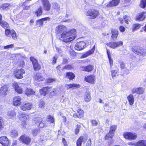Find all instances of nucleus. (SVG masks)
Here are the masks:
<instances>
[{
	"mask_svg": "<svg viewBox=\"0 0 146 146\" xmlns=\"http://www.w3.org/2000/svg\"><path fill=\"white\" fill-rule=\"evenodd\" d=\"M57 89H52L51 88L48 87H44L42 89L40 90V92L41 95L45 96L46 94L49 93L51 94L53 93L56 94L57 93Z\"/></svg>",
	"mask_w": 146,
	"mask_h": 146,
	"instance_id": "2",
	"label": "nucleus"
},
{
	"mask_svg": "<svg viewBox=\"0 0 146 146\" xmlns=\"http://www.w3.org/2000/svg\"><path fill=\"white\" fill-rule=\"evenodd\" d=\"M111 72L112 77L113 78L115 77L117 73V71L115 70H113L111 71Z\"/></svg>",
	"mask_w": 146,
	"mask_h": 146,
	"instance_id": "58",
	"label": "nucleus"
},
{
	"mask_svg": "<svg viewBox=\"0 0 146 146\" xmlns=\"http://www.w3.org/2000/svg\"><path fill=\"white\" fill-rule=\"evenodd\" d=\"M66 30V27L62 25H59L55 28L56 32L57 33H60L64 32Z\"/></svg>",
	"mask_w": 146,
	"mask_h": 146,
	"instance_id": "13",
	"label": "nucleus"
},
{
	"mask_svg": "<svg viewBox=\"0 0 146 146\" xmlns=\"http://www.w3.org/2000/svg\"><path fill=\"white\" fill-rule=\"evenodd\" d=\"M144 89L142 87L135 88L131 90V92L132 94L136 93L139 95L144 93Z\"/></svg>",
	"mask_w": 146,
	"mask_h": 146,
	"instance_id": "9",
	"label": "nucleus"
},
{
	"mask_svg": "<svg viewBox=\"0 0 146 146\" xmlns=\"http://www.w3.org/2000/svg\"><path fill=\"white\" fill-rule=\"evenodd\" d=\"M123 136L125 138L129 140L135 139L137 137L136 133L128 132H125L123 134Z\"/></svg>",
	"mask_w": 146,
	"mask_h": 146,
	"instance_id": "4",
	"label": "nucleus"
},
{
	"mask_svg": "<svg viewBox=\"0 0 146 146\" xmlns=\"http://www.w3.org/2000/svg\"><path fill=\"white\" fill-rule=\"evenodd\" d=\"M111 38L113 40L116 39L118 35V31L116 29H113L111 31Z\"/></svg>",
	"mask_w": 146,
	"mask_h": 146,
	"instance_id": "22",
	"label": "nucleus"
},
{
	"mask_svg": "<svg viewBox=\"0 0 146 146\" xmlns=\"http://www.w3.org/2000/svg\"><path fill=\"white\" fill-rule=\"evenodd\" d=\"M14 47V45L13 44H11L10 45H8L6 46H5L4 47V49H8L9 48H12Z\"/></svg>",
	"mask_w": 146,
	"mask_h": 146,
	"instance_id": "54",
	"label": "nucleus"
},
{
	"mask_svg": "<svg viewBox=\"0 0 146 146\" xmlns=\"http://www.w3.org/2000/svg\"><path fill=\"white\" fill-rule=\"evenodd\" d=\"M39 107L43 108L45 106V103L43 101H40L39 104Z\"/></svg>",
	"mask_w": 146,
	"mask_h": 146,
	"instance_id": "46",
	"label": "nucleus"
},
{
	"mask_svg": "<svg viewBox=\"0 0 146 146\" xmlns=\"http://www.w3.org/2000/svg\"><path fill=\"white\" fill-rule=\"evenodd\" d=\"M119 1L120 0H112L110 3L109 5L111 7L115 6L119 4Z\"/></svg>",
	"mask_w": 146,
	"mask_h": 146,
	"instance_id": "31",
	"label": "nucleus"
},
{
	"mask_svg": "<svg viewBox=\"0 0 146 146\" xmlns=\"http://www.w3.org/2000/svg\"><path fill=\"white\" fill-rule=\"evenodd\" d=\"M91 122L93 125L96 126L98 123V122L96 120H92Z\"/></svg>",
	"mask_w": 146,
	"mask_h": 146,
	"instance_id": "60",
	"label": "nucleus"
},
{
	"mask_svg": "<svg viewBox=\"0 0 146 146\" xmlns=\"http://www.w3.org/2000/svg\"><path fill=\"white\" fill-rule=\"evenodd\" d=\"M30 59L33 63L34 70L36 71L40 70V66L38 63L37 60L33 57H31Z\"/></svg>",
	"mask_w": 146,
	"mask_h": 146,
	"instance_id": "8",
	"label": "nucleus"
},
{
	"mask_svg": "<svg viewBox=\"0 0 146 146\" xmlns=\"http://www.w3.org/2000/svg\"><path fill=\"white\" fill-rule=\"evenodd\" d=\"M21 98L19 96H16L14 97L13 100V104L15 106L20 105L21 103Z\"/></svg>",
	"mask_w": 146,
	"mask_h": 146,
	"instance_id": "15",
	"label": "nucleus"
},
{
	"mask_svg": "<svg viewBox=\"0 0 146 146\" xmlns=\"http://www.w3.org/2000/svg\"><path fill=\"white\" fill-rule=\"evenodd\" d=\"M76 31L75 29L70 30V31L62 33L61 36V38L62 41L67 42L72 41L76 37Z\"/></svg>",
	"mask_w": 146,
	"mask_h": 146,
	"instance_id": "1",
	"label": "nucleus"
},
{
	"mask_svg": "<svg viewBox=\"0 0 146 146\" xmlns=\"http://www.w3.org/2000/svg\"><path fill=\"white\" fill-rule=\"evenodd\" d=\"M0 143L3 146H8L10 142L9 139L7 137L3 136L0 137Z\"/></svg>",
	"mask_w": 146,
	"mask_h": 146,
	"instance_id": "12",
	"label": "nucleus"
},
{
	"mask_svg": "<svg viewBox=\"0 0 146 146\" xmlns=\"http://www.w3.org/2000/svg\"><path fill=\"white\" fill-rule=\"evenodd\" d=\"M62 141L64 146H68L67 144V142L65 138H62Z\"/></svg>",
	"mask_w": 146,
	"mask_h": 146,
	"instance_id": "62",
	"label": "nucleus"
},
{
	"mask_svg": "<svg viewBox=\"0 0 146 146\" xmlns=\"http://www.w3.org/2000/svg\"><path fill=\"white\" fill-rule=\"evenodd\" d=\"M141 25L138 24H135L133 25V31H134L135 30L139 29L141 27Z\"/></svg>",
	"mask_w": 146,
	"mask_h": 146,
	"instance_id": "39",
	"label": "nucleus"
},
{
	"mask_svg": "<svg viewBox=\"0 0 146 146\" xmlns=\"http://www.w3.org/2000/svg\"><path fill=\"white\" fill-rule=\"evenodd\" d=\"M66 77H67L68 79L71 80L74 78L75 75L72 72H69L67 73Z\"/></svg>",
	"mask_w": 146,
	"mask_h": 146,
	"instance_id": "33",
	"label": "nucleus"
},
{
	"mask_svg": "<svg viewBox=\"0 0 146 146\" xmlns=\"http://www.w3.org/2000/svg\"><path fill=\"white\" fill-rule=\"evenodd\" d=\"M5 33L6 36L10 37L11 33V30L6 29L5 30Z\"/></svg>",
	"mask_w": 146,
	"mask_h": 146,
	"instance_id": "44",
	"label": "nucleus"
},
{
	"mask_svg": "<svg viewBox=\"0 0 146 146\" xmlns=\"http://www.w3.org/2000/svg\"><path fill=\"white\" fill-rule=\"evenodd\" d=\"M42 8L40 6L36 10L35 12V14L37 17L40 16L42 15Z\"/></svg>",
	"mask_w": 146,
	"mask_h": 146,
	"instance_id": "25",
	"label": "nucleus"
},
{
	"mask_svg": "<svg viewBox=\"0 0 146 146\" xmlns=\"http://www.w3.org/2000/svg\"><path fill=\"white\" fill-rule=\"evenodd\" d=\"M55 81V79L53 78H49L47 80L46 82L47 83H50Z\"/></svg>",
	"mask_w": 146,
	"mask_h": 146,
	"instance_id": "56",
	"label": "nucleus"
},
{
	"mask_svg": "<svg viewBox=\"0 0 146 146\" xmlns=\"http://www.w3.org/2000/svg\"><path fill=\"white\" fill-rule=\"evenodd\" d=\"M85 80L87 82L91 84H94L95 82V77L92 75L86 77Z\"/></svg>",
	"mask_w": 146,
	"mask_h": 146,
	"instance_id": "19",
	"label": "nucleus"
},
{
	"mask_svg": "<svg viewBox=\"0 0 146 146\" xmlns=\"http://www.w3.org/2000/svg\"><path fill=\"white\" fill-rule=\"evenodd\" d=\"M21 108V110L23 111L30 110L32 108V105L29 103H26L22 105Z\"/></svg>",
	"mask_w": 146,
	"mask_h": 146,
	"instance_id": "14",
	"label": "nucleus"
},
{
	"mask_svg": "<svg viewBox=\"0 0 146 146\" xmlns=\"http://www.w3.org/2000/svg\"><path fill=\"white\" fill-rule=\"evenodd\" d=\"M7 115L9 118H11L16 115V113L14 111L11 110L8 112Z\"/></svg>",
	"mask_w": 146,
	"mask_h": 146,
	"instance_id": "29",
	"label": "nucleus"
},
{
	"mask_svg": "<svg viewBox=\"0 0 146 146\" xmlns=\"http://www.w3.org/2000/svg\"><path fill=\"white\" fill-rule=\"evenodd\" d=\"M77 112L79 118H82L83 117L84 112L81 109H78L77 110Z\"/></svg>",
	"mask_w": 146,
	"mask_h": 146,
	"instance_id": "36",
	"label": "nucleus"
},
{
	"mask_svg": "<svg viewBox=\"0 0 146 146\" xmlns=\"http://www.w3.org/2000/svg\"><path fill=\"white\" fill-rule=\"evenodd\" d=\"M53 7L56 9L57 11H58L60 9V7L58 4L55 3L53 5Z\"/></svg>",
	"mask_w": 146,
	"mask_h": 146,
	"instance_id": "49",
	"label": "nucleus"
},
{
	"mask_svg": "<svg viewBox=\"0 0 146 146\" xmlns=\"http://www.w3.org/2000/svg\"><path fill=\"white\" fill-rule=\"evenodd\" d=\"M91 100V97L89 93H87L84 96V100L86 102H88Z\"/></svg>",
	"mask_w": 146,
	"mask_h": 146,
	"instance_id": "35",
	"label": "nucleus"
},
{
	"mask_svg": "<svg viewBox=\"0 0 146 146\" xmlns=\"http://www.w3.org/2000/svg\"><path fill=\"white\" fill-rule=\"evenodd\" d=\"M24 92L25 94L29 96L31 95L34 94L35 92L31 89L27 88L25 90Z\"/></svg>",
	"mask_w": 146,
	"mask_h": 146,
	"instance_id": "23",
	"label": "nucleus"
},
{
	"mask_svg": "<svg viewBox=\"0 0 146 146\" xmlns=\"http://www.w3.org/2000/svg\"><path fill=\"white\" fill-rule=\"evenodd\" d=\"M145 13V12H143L137 15L136 19L137 20L141 21H142L145 18V16L144 15Z\"/></svg>",
	"mask_w": 146,
	"mask_h": 146,
	"instance_id": "26",
	"label": "nucleus"
},
{
	"mask_svg": "<svg viewBox=\"0 0 146 146\" xmlns=\"http://www.w3.org/2000/svg\"><path fill=\"white\" fill-rule=\"evenodd\" d=\"M58 58L57 56H55L53 57L52 63L53 64H54L56 62V60Z\"/></svg>",
	"mask_w": 146,
	"mask_h": 146,
	"instance_id": "55",
	"label": "nucleus"
},
{
	"mask_svg": "<svg viewBox=\"0 0 146 146\" xmlns=\"http://www.w3.org/2000/svg\"><path fill=\"white\" fill-rule=\"evenodd\" d=\"M73 68V67L71 65H68L64 66L63 69L66 70H71Z\"/></svg>",
	"mask_w": 146,
	"mask_h": 146,
	"instance_id": "50",
	"label": "nucleus"
},
{
	"mask_svg": "<svg viewBox=\"0 0 146 146\" xmlns=\"http://www.w3.org/2000/svg\"><path fill=\"white\" fill-rule=\"evenodd\" d=\"M125 22L127 24H128V21H129V17L127 16H125L123 17Z\"/></svg>",
	"mask_w": 146,
	"mask_h": 146,
	"instance_id": "53",
	"label": "nucleus"
},
{
	"mask_svg": "<svg viewBox=\"0 0 146 146\" xmlns=\"http://www.w3.org/2000/svg\"><path fill=\"white\" fill-rule=\"evenodd\" d=\"M49 19V18L47 17L43 18L39 20H38L36 21V25L38 26V27H40L41 26L43 25L44 21H45Z\"/></svg>",
	"mask_w": 146,
	"mask_h": 146,
	"instance_id": "16",
	"label": "nucleus"
},
{
	"mask_svg": "<svg viewBox=\"0 0 146 146\" xmlns=\"http://www.w3.org/2000/svg\"><path fill=\"white\" fill-rule=\"evenodd\" d=\"M115 44L116 46V48L117 47L123 45V42L121 41H119L117 42H115Z\"/></svg>",
	"mask_w": 146,
	"mask_h": 146,
	"instance_id": "51",
	"label": "nucleus"
},
{
	"mask_svg": "<svg viewBox=\"0 0 146 146\" xmlns=\"http://www.w3.org/2000/svg\"><path fill=\"white\" fill-rule=\"evenodd\" d=\"M129 104L131 105H132L134 102V98L132 94L129 95L127 97Z\"/></svg>",
	"mask_w": 146,
	"mask_h": 146,
	"instance_id": "27",
	"label": "nucleus"
},
{
	"mask_svg": "<svg viewBox=\"0 0 146 146\" xmlns=\"http://www.w3.org/2000/svg\"><path fill=\"white\" fill-rule=\"evenodd\" d=\"M115 42H112L107 43V45L110 48H116Z\"/></svg>",
	"mask_w": 146,
	"mask_h": 146,
	"instance_id": "37",
	"label": "nucleus"
},
{
	"mask_svg": "<svg viewBox=\"0 0 146 146\" xmlns=\"http://www.w3.org/2000/svg\"><path fill=\"white\" fill-rule=\"evenodd\" d=\"M135 146H146V141L140 140L137 143L133 144Z\"/></svg>",
	"mask_w": 146,
	"mask_h": 146,
	"instance_id": "24",
	"label": "nucleus"
},
{
	"mask_svg": "<svg viewBox=\"0 0 146 146\" xmlns=\"http://www.w3.org/2000/svg\"><path fill=\"white\" fill-rule=\"evenodd\" d=\"M39 131V130L38 129H34L32 131V134L34 136H36Z\"/></svg>",
	"mask_w": 146,
	"mask_h": 146,
	"instance_id": "57",
	"label": "nucleus"
},
{
	"mask_svg": "<svg viewBox=\"0 0 146 146\" xmlns=\"http://www.w3.org/2000/svg\"><path fill=\"white\" fill-rule=\"evenodd\" d=\"M25 73V71L23 69H17L15 72V76L18 79H21L23 78V74Z\"/></svg>",
	"mask_w": 146,
	"mask_h": 146,
	"instance_id": "10",
	"label": "nucleus"
},
{
	"mask_svg": "<svg viewBox=\"0 0 146 146\" xmlns=\"http://www.w3.org/2000/svg\"><path fill=\"white\" fill-rule=\"evenodd\" d=\"M84 141V138L82 136H80L78 139L77 141V146H81L82 143Z\"/></svg>",
	"mask_w": 146,
	"mask_h": 146,
	"instance_id": "34",
	"label": "nucleus"
},
{
	"mask_svg": "<svg viewBox=\"0 0 146 146\" xmlns=\"http://www.w3.org/2000/svg\"><path fill=\"white\" fill-rule=\"evenodd\" d=\"M27 116V115L26 114H22L19 116V117L21 120H23V119L24 121H25L27 119L26 117Z\"/></svg>",
	"mask_w": 146,
	"mask_h": 146,
	"instance_id": "47",
	"label": "nucleus"
},
{
	"mask_svg": "<svg viewBox=\"0 0 146 146\" xmlns=\"http://www.w3.org/2000/svg\"><path fill=\"white\" fill-rule=\"evenodd\" d=\"M86 71L90 72L93 69V67L91 65H89L86 66Z\"/></svg>",
	"mask_w": 146,
	"mask_h": 146,
	"instance_id": "42",
	"label": "nucleus"
},
{
	"mask_svg": "<svg viewBox=\"0 0 146 146\" xmlns=\"http://www.w3.org/2000/svg\"><path fill=\"white\" fill-rule=\"evenodd\" d=\"M119 30L121 32H123L125 31V28L124 27L121 26L119 27Z\"/></svg>",
	"mask_w": 146,
	"mask_h": 146,
	"instance_id": "63",
	"label": "nucleus"
},
{
	"mask_svg": "<svg viewBox=\"0 0 146 146\" xmlns=\"http://www.w3.org/2000/svg\"><path fill=\"white\" fill-rule=\"evenodd\" d=\"M95 46L94 45L92 48L90 50L87 52L86 53L83 54L82 57V58H86L90 55L92 54L95 50Z\"/></svg>",
	"mask_w": 146,
	"mask_h": 146,
	"instance_id": "21",
	"label": "nucleus"
},
{
	"mask_svg": "<svg viewBox=\"0 0 146 146\" xmlns=\"http://www.w3.org/2000/svg\"><path fill=\"white\" fill-rule=\"evenodd\" d=\"M104 110L105 111L108 112H111V109L110 107L108 104H105L104 106Z\"/></svg>",
	"mask_w": 146,
	"mask_h": 146,
	"instance_id": "40",
	"label": "nucleus"
},
{
	"mask_svg": "<svg viewBox=\"0 0 146 146\" xmlns=\"http://www.w3.org/2000/svg\"><path fill=\"white\" fill-rule=\"evenodd\" d=\"M40 122V123H38L39 127L40 128H42L44 126V122Z\"/></svg>",
	"mask_w": 146,
	"mask_h": 146,
	"instance_id": "61",
	"label": "nucleus"
},
{
	"mask_svg": "<svg viewBox=\"0 0 146 146\" xmlns=\"http://www.w3.org/2000/svg\"><path fill=\"white\" fill-rule=\"evenodd\" d=\"M108 58L110 64V68H111V67L112 66L113 64V61L112 59L111 58V57H110Z\"/></svg>",
	"mask_w": 146,
	"mask_h": 146,
	"instance_id": "59",
	"label": "nucleus"
},
{
	"mask_svg": "<svg viewBox=\"0 0 146 146\" xmlns=\"http://www.w3.org/2000/svg\"><path fill=\"white\" fill-rule=\"evenodd\" d=\"M86 15L91 16V18L93 19L95 18L98 15V12L96 10L92 9L88 11L86 13Z\"/></svg>",
	"mask_w": 146,
	"mask_h": 146,
	"instance_id": "5",
	"label": "nucleus"
},
{
	"mask_svg": "<svg viewBox=\"0 0 146 146\" xmlns=\"http://www.w3.org/2000/svg\"><path fill=\"white\" fill-rule=\"evenodd\" d=\"M66 86L67 87H68L69 88H72L73 89L78 88L80 87V85L79 84H66Z\"/></svg>",
	"mask_w": 146,
	"mask_h": 146,
	"instance_id": "28",
	"label": "nucleus"
},
{
	"mask_svg": "<svg viewBox=\"0 0 146 146\" xmlns=\"http://www.w3.org/2000/svg\"><path fill=\"white\" fill-rule=\"evenodd\" d=\"M140 6L141 8H145L146 6V0H141Z\"/></svg>",
	"mask_w": 146,
	"mask_h": 146,
	"instance_id": "41",
	"label": "nucleus"
},
{
	"mask_svg": "<svg viewBox=\"0 0 146 146\" xmlns=\"http://www.w3.org/2000/svg\"><path fill=\"white\" fill-rule=\"evenodd\" d=\"M81 126L79 125H77V127L75 130V134L76 135L79 132Z\"/></svg>",
	"mask_w": 146,
	"mask_h": 146,
	"instance_id": "52",
	"label": "nucleus"
},
{
	"mask_svg": "<svg viewBox=\"0 0 146 146\" xmlns=\"http://www.w3.org/2000/svg\"><path fill=\"white\" fill-rule=\"evenodd\" d=\"M119 63L121 68L122 69L124 68L125 67V65L124 63L122 62H120Z\"/></svg>",
	"mask_w": 146,
	"mask_h": 146,
	"instance_id": "64",
	"label": "nucleus"
},
{
	"mask_svg": "<svg viewBox=\"0 0 146 146\" xmlns=\"http://www.w3.org/2000/svg\"><path fill=\"white\" fill-rule=\"evenodd\" d=\"M10 6V4L8 3H5L3 4L2 7L3 9H7Z\"/></svg>",
	"mask_w": 146,
	"mask_h": 146,
	"instance_id": "45",
	"label": "nucleus"
},
{
	"mask_svg": "<svg viewBox=\"0 0 146 146\" xmlns=\"http://www.w3.org/2000/svg\"><path fill=\"white\" fill-rule=\"evenodd\" d=\"M47 118L49 121H51V123H53L54 122V117L50 115H49L47 117Z\"/></svg>",
	"mask_w": 146,
	"mask_h": 146,
	"instance_id": "48",
	"label": "nucleus"
},
{
	"mask_svg": "<svg viewBox=\"0 0 146 146\" xmlns=\"http://www.w3.org/2000/svg\"><path fill=\"white\" fill-rule=\"evenodd\" d=\"M86 46V44L83 41H80L77 42L74 47L76 50H80L84 49Z\"/></svg>",
	"mask_w": 146,
	"mask_h": 146,
	"instance_id": "7",
	"label": "nucleus"
},
{
	"mask_svg": "<svg viewBox=\"0 0 146 146\" xmlns=\"http://www.w3.org/2000/svg\"><path fill=\"white\" fill-rule=\"evenodd\" d=\"M116 126L113 125L111 126L109 133L105 137V139H108L109 138H111L114 135V132L115 130Z\"/></svg>",
	"mask_w": 146,
	"mask_h": 146,
	"instance_id": "6",
	"label": "nucleus"
},
{
	"mask_svg": "<svg viewBox=\"0 0 146 146\" xmlns=\"http://www.w3.org/2000/svg\"><path fill=\"white\" fill-rule=\"evenodd\" d=\"M0 25L5 29L8 28L9 27L8 24L4 21H1L0 23Z\"/></svg>",
	"mask_w": 146,
	"mask_h": 146,
	"instance_id": "30",
	"label": "nucleus"
},
{
	"mask_svg": "<svg viewBox=\"0 0 146 146\" xmlns=\"http://www.w3.org/2000/svg\"><path fill=\"white\" fill-rule=\"evenodd\" d=\"M42 120L40 117H35L33 119V123L36 124L40 123V122L42 121Z\"/></svg>",
	"mask_w": 146,
	"mask_h": 146,
	"instance_id": "32",
	"label": "nucleus"
},
{
	"mask_svg": "<svg viewBox=\"0 0 146 146\" xmlns=\"http://www.w3.org/2000/svg\"><path fill=\"white\" fill-rule=\"evenodd\" d=\"M132 50L133 52L139 55H142L143 56L146 55L145 49H139L138 47H133L132 48Z\"/></svg>",
	"mask_w": 146,
	"mask_h": 146,
	"instance_id": "3",
	"label": "nucleus"
},
{
	"mask_svg": "<svg viewBox=\"0 0 146 146\" xmlns=\"http://www.w3.org/2000/svg\"><path fill=\"white\" fill-rule=\"evenodd\" d=\"M13 86L15 91L19 94H21L23 92V90L22 88L19 86L18 83L14 82L13 83Z\"/></svg>",
	"mask_w": 146,
	"mask_h": 146,
	"instance_id": "17",
	"label": "nucleus"
},
{
	"mask_svg": "<svg viewBox=\"0 0 146 146\" xmlns=\"http://www.w3.org/2000/svg\"><path fill=\"white\" fill-rule=\"evenodd\" d=\"M34 79L36 80H38L39 81H42L44 79V78L42 76L41 73H37L34 77Z\"/></svg>",
	"mask_w": 146,
	"mask_h": 146,
	"instance_id": "20",
	"label": "nucleus"
},
{
	"mask_svg": "<svg viewBox=\"0 0 146 146\" xmlns=\"http://www.w3.org/2000/svg\"><path fill=\"white\" fill-rule=\"evenodd\" d=\"M19 140L26 144L28 145L30 143L31 139L29 137L25 135H23L20 137Z\"/></svg>",
	"mask_w": 146,
	"mask_h": 146,
	"instance_id": "11",
	"label": "nucleus"
},
{
	"mask_svg": "<svg viewBox=\"0 0 146 146\" xmlns=\"http://www.w3.org/2000/svg\"><path fill=\"white\" fill-rule=\"evenodd\" d=\"M16 34L15 31L13 30H11V33L10 36H11L12 38L14 39H16L17 38L16 35Z\"/></svg>",
	"mask_w": 146,
	"mask_h": 146,
	"instance_id": "43",
	"label": "nucleus"
},
{
	"mask_svg": "<svg viewBox=\"0 0 146 146\" xmlns=\"http://www.w3.org/2000/svg\"><path fill=\"white\" fill-rule=\"evenodd\" d=\"M8 91V88L7 85H4L0 88V94L2 95H5L7 94Z\"/></svg>",
	"mask_w": 146,
	"mask_h": 146,
	"instance_id": "18",
	"label": "nucleus"
},
{
	"mask_svg": "<svg viewBox=\"0 0 146 146\" xmlns=\"http://www.w3.org/2000/svg\"><path fill=\"white\" fill-rule=\"evenodd\" d=\"M11 136L12 137H16L18 135V133L16 130H12L11 132Z\"/></svg>",
	"mask_w": 146,
	"mask_h": 146,
	"instance_id": "38",
	"label": "nucleus"
}]
</instances>
